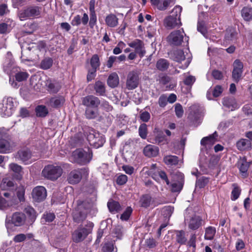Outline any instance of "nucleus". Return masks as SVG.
<instances>
[{
	"label": "nucleus",
	"mask_w": 252,
	"mask_h": 252,
	"mask_svg": "<svg viewBox=\"0 0 252 252\" xmlns=\"http://www.w3.org/2000/svg\"><path fill=\"white\" fill-rule=\"evenodd\" d=\"M36 115L38 117H44L48 114V111L45 106L39 105L35 109Z\"/></svg>",
	"instance_id": "obj_44"
},
{
	"label": "nucleus",
	"mask_w": 252,
	"mask_h": 252,
	"mask_svg": "<svg viewBox=\"0 0 252 252\" xmlns=\"http://www.w3.org/2000/svg\"><path fill=\"white\" fill-rule=\"evenodd\" d=\"M73 161L81 164L89 163L92 159V153L88 150L86 152L83 149H78L74 151L72 154Z\"/></svg>",
	"instance_id": "obj_4"
},
{
	"label": "nucleus",
	"mask_w": 252,
	"mask_h": 252,
	"mask_svg": "<svg viewBox=\"0 0 252 252\" xmlns=\"http://www.w3.org/2000/svg\"><path fill=\"white\" fill-rule=\"evenodd\" d=\"M167 97L164 94L160 95L158 99V104L160 107H165L167 104Z\"/></svg>",
	"instance_id": "obj_62"
},
{
	"label": "nucleus",
	"mask_w": 252,
	"mask_h": 252,
	"mask_svg": "<svg viewBox=\"0 0 252 252\" xmlns=\"http://www.w3.org/2000/svg\"><path fill=\"white\" fill-rule=\"evenodd\" d=\"M158 148L152 145H147L143 150L144 154L148 157L157 156L158 154Z\"/></svg>",
	"instance_id": "obj_21"
},
{
	"label": "nucleus",
	"mask_w": 252,
	"mask_h": 252,
	"mask_svg": "<svg viewBox=\"0 0 252 252\" xmlns=\"http://www.w3.org/2000/svg\"><path fill=\"white\" fill-rule=\"evenodd\" d=\"M237 167L243 177L247 176V171L249 167V163L245 158H240L237 162Z\"/></svg>",
	"instance_id": "obj_19"
},
{
	"label": "nucleus",
	"mask_w": 252,
	"mask_h": 252,
	"mask_svg": "<svg viewBox=\"0 0 252 252\" xmlns=\"http://www.w3.org/2000/svg\"><path fill=\"white\" fill-rule=\"evenodd\" d=\"M139 82V73L136 71H132L128 73L126 87L128 90H133L137 87Z\"/></svg>",
	"instance_id": "obj_9"
},
{
	"label": "nucleus",
	"mask_w": 252,
	"mask_h": 252,
	"mask_svg": "<svg viewBox=\"0 0 252 252\" xmlns=\"http://www.w3.org/2000/svg\"><path fill=\"white\" fill-rule=\"evenodd\" d=\"M155 143L158 144H163L166 142L165 136L162 132H159L155 137Z\"/></svg>",
	"instance_id": "obj_55"
},
{
	"label": "nucleus",
	"mask_w": 252,
	"mask_h": 252,
	"mask_svg": "<svg viewBox=\"0 0 252 252\" xmlns=\"http://www.w3.org/2000/svg\"><path fill=\"white\" fill-rule=\"evenodd\" d=\"M29 74L25 72H19L15 74L16 81L17 82H22L27 80Z\"/></svg>",
	"instance_id": "obj_51"
},
{
	"label": "nucleus",
	"mask_w": 252,
	"mask_h": 252,
	"mask_svg": "<svg viewBox=\"0 0 252 252\" xmlns=\"http://www.w3.org/2000/svg\"><path fill=\"white\" fill-rule=\"evenodd\" d=\"M182 187V181H172L170 185V189L172 192L180 191Z\"/></svg>",
	"instance_id": "obj_43"
},
{
	"label": "nucleus",
	"mask_w": 252,
	"mask_h": 252,
	"mask_svg": "<svg viewBox=\"0 0 252 252\" xmlns=\"http://www.w3.org/2000/svg\"><path fill=\"white\" fill-rule=\"evenodd\" d=\"M152 198L148 195L143 196L141 199V203L142 207H148L150 205Z\"/></svg>",
	"instance_id": "obj_52"
},
{
	"label": "nucleus",
	"mask_w": 252,
	"mask_h": 252,
	"mask_svg": "<svg viewBox=\"0 0 252 252\" xmlns=\"http://www.w3.org/2000/svg\"><path fill=\"white\" fill-rule=\"evenodd\" d=\"M26 217L24 213L20 212L14 213L11 217V221L15 226H19L24 224Z\"/></svg>",
	"instance_id": "obj_18"
},
{
	"label": "nucleus",
	"mask_w": 252,
	"mask_h": 252,
	"mask_svg": "<svg viewBox=\"0 0 252 252\" xmlns=\"http://www.w3.org/2000/svg\"><path fill=\"white\" fill-rule=\"evenodd\" d=\"M128 45L134 49L135 53L138 54L140 58L143 57L146 53L143 42L138 39L127 43Z\"/></svg>",
	"instance_id": "obj_13"
},
{
	"label": "nucleus",
	"mask_w": 252,
	"mask_h": 252,
	"mask_svg": "<svg viewBox=\"0 0 252 252\" xmlns=\"http://www.w3.org/2000/svg\"><path fill=\"white\" fill-rule=\"evenodd\" d=\"M65 101L64 98L62 96H56L51 98L48 104L49 105L53 107H58L61 106Z\"/></svg>",
	"instance_id": "obj_27"
},
{
	"label": "nucleus",
	"mask_w": 252,
	"mask_h": 252,
	"mask_svg": "<svg viewBox=\"0 0 252 252\" xmlns=\"http://www.w3.org/2000/svg\"><path fill=\"white\" fill-rule=\"evenodd\" d=\"M184 32L183 30L175 31L172 32L168 36V42L174 45H180L183 40Z\"/></svg>",
	"instance_id": "obj_12"
},
{
	"label": "nucleus",
	"mask_w": 252,
	"mask_h": 252,
	"mask_svg": "<svg viewBox=\"0 0 252 252\" xmlns=\"http://www.w3.org/2000/svg\"><path fill=\"white\" fill-rule=\"evenodd\" d=\"M138 132L139 136L142 139H146L147 135V126L146 124H141L139 127Z\"/></svg>",
	"instance_id": "obj_50"
},
{
	"label": "nucleus",
	"mask_w": 252,
	"mask_h": 252,
	"mask_svg": "<svg viewBox=\"0 0 252 252\" xmlns=\"http://www.w3.org/2000/svg\"><path fill=\"white\" fill-rule=\"evenodd\" d=\"M163 161L168 166L176 165L178 163L179 158L176 156L167 155L164 156Z\"/></svg>",
	"instance_id": "obj_32"
},
{
	"label": "nucleus",
	"mask_w": 252,
	"mask_h": 252,
	"mask_svg": "<svg viewBox=\"0 0 252 252\" xmlns=\"http://www.w3.org/2000/svg\"><path fill=\"white\" fill-rule=\"evenodd\" d=\"M223 105L233 111L239 107L236 100L233 97H225L222 100Z\"/></svg>",
	"instance_id": "obj_23"
},
{
	"label": "nucleus",
	"mask_w": 252,
	"mask_h": 252,
	"mask_svg": "<svg viewBox=\"0 0 252 252\" xmlns=\"http://www.w3.org/2000/svg\"><path fill=\"white\" fill-rule=\"evenodd\" d=\"M42 7L38 6H30L26 8L19 14V17L21 20L33 17L38 18L40 17Z\"/></svg>",
	"instance_id": "obj_6"
},
{
	"label": "nucleus",
	"mask_w": 252,
	"mask_h": 252,
	"mask_svg": "<svg viewBox=\"0 0 252 252\" xmlns=\"http://www.w3.org/2000/svg\"><path fill=\"white\" fill-rule=\"evenodd\" d=\"M94 90L97 94L99 95H104L105 93V84L101 81L95 82L94 87Z\"/></svg>",
	"instance_id": "obj_33"
},
{
	"label": "nucleus",
	"mask_w": 252,
	"mask_h": 252,
	"mask_svg": "<svg viewBox=\"0 0 252 252\" xmlns=\"http://www.w3.org/2000/svg\"><path fill=\"white\" fill-rule=\"evenodd\" d=\"M17 70V68L15 66L14 62L12 60V56L11 53L8 52L6 55V59L3 65V70L9 76V83L13 88H17L19 87L18 83L15 82L14 79H12L10 75Z\"/></svg>",
	"instance_id": "obj_3"
},
{
	"label": "nucleus",
	"mask_w": 252,
	"mask_h": 252,
	"mask_svg": "<svg viewBox=\"0 0 252 252\" xmlns=\"http://www.w3.org/2000/svg\"><path fill=\"white\" fill-rule=\"evenodd\" d=\"M16 158L23 161H27L31 158V153L28 149L21 150L17 153Z\"/></svg>",
	"instance_id": "obj_30"
},
{
	"label": "nucleus",
	"mask_w": 252,
	"mask_h": 252,
	"mask_svg": "<svg viewBox=\"0 0 252 252\" xmlns=\"http://www.w3.org/2000/svg\"><path fill=\"white\" fill-rule=\"evenodd\" d=\"M127 181V177L126 175H121L117 179V183L118 185H122L126 183Z\"/></svg>",
	"instance_id": "obj_64"
},
{
	"label": "nucleus",
	"mask_w": 252,
	"mask_h": 252,
	"mask_svg": "<svg viewBox=\"0 0 252 252\" xmlns=\"http://www.w3.org/2000/svg\"><path fill=\"white\" fill-rule=\"evenodd\" d=\"M86 227L79 228L75 230L72 234V239L75 242H79L83 240L86 236L91 233L94 227V224L92 222H88Z\"/></svg>",
	"instance_id": "obj_7"
},
{
	"label": "nucleus",
	"mask_w": 252,
	"mask_h": 252,
	"mask_svg": "<svg viewBox=\"0 0 252 252\" xmlns=\"http://www.w3.org/2000/svg\"><path fill=\"white\" fill-rule=\"evenodd\" d=\"M88 175V171L85 168L74 170L69 174L68 182L71 184H77L80 182L82 176L86 177Z\"/></svg>",
	"instance_id": "obj_8"
},
{
	"label": "nucleus",
	"mask_w": 252,
	"mask_h": 252,
	"mask_svg": "<svg viewBox=\"0 0 252 252\" xmlns=\"http://www.w3.org/2000/svg\"><path fill=\"white\" fill-rule=\"evenodd\" d=\"M195 81V78L194 76L192 75H189L186 77L185 79L184 82L185 85L188 86L192 85L194 82Z\"/></svg>",
	"instance_id": "obj_63"
},
{
	"label": "nucleus",
	"mask_w": 252,
	"mask_h": 252,
	"mask_svg": "<svg viewBox=\"0 0 252 252\" xmlns=\"http://www.w3.org/2000/svg\"><path fill=\"white\" fill-rule=\"evenodd\" d=\"M12 146L10 143L5 139L0 140V153L6 154L11 152Z\"/></svg>",
	"instance_id": "obj_28"
},
{
	"label": "nucleus",
	"mask_w": 252,
	"mask_h": 252,
	"mask_svg": "<svg viewBox=\"0 0 252 252\" xmlns=\"http://www.w3.org/2000/svg\"><path fill=\"white\" fill-rule=\"evenodd\" d=\"M123 227L120 226L116 227L114 230V233L115 234V237L117 239H121L123 236Z\"/></svg>",
	"instance_id": "obj_61"
},
{
	"label": "nucleus",
	"mask_w": 252,
	"mask_h": 252,
	"mask_svg": "<svg viewBox=\"0 0 252 252\" xmlns=\"http://www.w3.org/2000/svg\"><path fill=\"white\" fill-rule=\"evenodd\" d=\"M175 111L176 115L178 118H180L183 116L184 110L182 105L180 104H176L175 106Z\"/></svg>",
	"instance_id": "obj_58"
},
{
	"label": "nucleus",
	"mask_w": 252,
	"mask_h": 252,
	"mask_svg": "<svg viewBox=\"0 0 252 252\" xmlns=\"http://www.w3.org/2000/svg\"><path fill=\"white\" fill-rule=\"evenodd\" d=\"M242 16L245 20L249 21L252 19V8L244 7L242 10Z\"/></svg>",
	"instance_id": "obj_41"
},
{
	"label": "nucleus",
	"mask_w": 252,
	"mask_h": 252,
	"mask_svg": "<svg viewBox=\"0 0 252 252\" xmlns=\"http://www.w3.org/2000/svg\"><path fill=\"white\" fill-rule=\"evenodd\" d=\"M18 200L13 191H4L0 193V209L8 208L18 203Z\"/></svg>",
	"instance_id": "obj_2"
},
{
	"label": "nucleus",
	"mask_w": 252,
	"mask_h": 252,
	"mask_svg": "<svg viewBox=\"0 0 252 252\" xmlns=\"http://www.w3.org/2000/svg\"><path fill=\"white\" fill-rule=\"evenodd\" d=\"M216 228L212 226H209L205 229L204 238L206 240H211L214 238L216 234Z\"/></svg>",
	"instance_id": "obj_36"
},
{
	"label": "nucleus",
	"mask_w": 252,
	"mask_h": 252,
	"mask_svg": "<svg viewBox=\"0 0 252 252\" xmlns=\"http://www.w3.org/2000/svg\"><path fill=\"white\" fill-rule=\"evenodd\" d=\"M9 168L14 173V177L16 180H21L23 178V171L21 166L16 163H11L9 165Z\"/></svg>",
	"instance_id": "obj_22"
},
{
	"label": "nucleus",
	"mask_w": 252,
	"mask_h": 252,
	"mask_svg": "<svg viewBox=\"0 0 252 252\" xmlns=\"http://www.w3.org/2000/svg\"><path fill=\"white\" fill-rule=\"evenodd\" d=\"M82 103L87 107L96 108L100 104L99 99L94 95H88L84 97Z\"/></svg>",
	"instance_id": "obj_15"
},
{
	"label": "nucleus",
	"mask_w": 252,
	"mask_h": 252,
	"mask_svg": "<svg viewBox=\"0 0 252 252\" xmlns=\"http://www.w3.org/2000/svg\"><path fill=\"white\" fill-rule=\"evenodd\" d=\"M243 63L238 60H236L233 63V70L232 71L233 79L236 82L240 79L243 72Z\"/></svg>",
	"instance_id": "obj_14"
},
{
	"label": "nucleus",
	"mask_w": 252,
	"mask_h": 252,
	"mask_svg": "<svg viewBox=\"0 0 252 252\" xmlns=\"http://www.w3.org/2000/svg\"><path fill=\"white\" fill-rule=\"evenodd\" d=\"M25 189L23 186H20L17 189V196L19 202L25 201Z\"/></svg>",
	"instance_id": "obj_49"
},
{
	"label": "nucleus",
	"mask_w": 252,
	"mask_h": 252,
	"mask_svg": "<svg viewBox=\"0 0 252 252\" xmlns=\"http://www.w3.org/2000/svg\"><path fill=\"white\" fill-rule=\"evenodd\" d=\"M25 212L32 221L35 219L36 214L33 208L28 206L25 208Z\"/></svg>",
	"instance_id": "obj_48"
},
{
	"label": "nucleus",
	"mask_w": 252,
	"mask_h": 252,
	"mask_svg": "<svg viewBox=\"0 0 252 252\" xmlns=\"http://www.w3.org/2000/svg\"><path fill=\"white\" fill-rule=\"evenodd\" d=\"M174 1V0H159L157 7L160 10H164Z\"/></svg>",
	"instance_id": "obj_45"
},
{
	"label": "nucleus",
	"mask_w": 252,
	"mask_h": 252,
	"mask_svg": "<svg viewBox=\"0 0 252 252\" xmlns=\"http://www.w3.org/2000/svg\"><path fill=\"white\" fill-rule=\"evenodd\" d=\"M90 10L91 12V17L89 24L91 27H93L96 22V16L94 12V7H91Z\"/></svg>",
	"instance_id": "obj_54"
},
{
	"label": "nucleus",
	"mask_w": 252,
	"mask_h": 252,
	"mask_svg": "<svg viewBox=\"0 0 252 252\" xmlns=\"http://www.w3.org/2000/svg\"><path fill=\"white\" fill-rule=\"evenodd\" d=\"M98 115V111L91 107H87L85 111V116L87 119H93L96 118Z\"/></svg>",
	"instance_id": "obj_38"
},
{
	"label": "nucleus",
	"mask_w": 252,
	"mask_h": 252,
	"mask_svg": "<svg viewBox=\"0 0 252 252\" xmlns=\"http://www.w3.org/2000/svg\"><path fill=\"white\" fill-rule=\"evenodd\" d=\"M169 65V63L167 60L161 59L157 62L156 67L160 71H164L168 68Z\"/></svg>",
	"instance_id": "obj_37"
},
{
	"label": "nucleus",
	"mask_w": 252,
	"mask_h": 252,
	"mask_svg": "<svg viewBox=\"0 0 252 252\" xmlns=\"http://www.w3.org/2000/svg\"><path fill=\"white\" fill-rule=\"evenodd\" d=\"M119 83V78L118 75L116 73L111 74L108 78L107 84L111 88H115L118 86Z\"/></svg>",
	"instance_id": "obj_31"
},
{
	"label": "nucleus",
	"mask_w": 252,
	"mask_h": 252,
	"mask_svg": "<svg viewBox=\"0 0 252 252\" xmlns=\"http://www.w3.org/2000/svg\"><path fill=\"white\" fill-rule=\"evenodd\" d=\"M217 136L218 134H217V132H215L213 134H211L209 136L203 137L200 141V144L201 145L205 147L207 146H212L216 142Z\"/></svg>",
	"instance_id": "obj_26"
},
{
	"label": "nucleus",
	"mask_w": 252,
	"mask_h": 252,
	"mask_svg": "<svg viewBox=\"0 0 252 252\" xmlns=\"http://www.w3.org/2000/svg\"><path fill=\"white\" fill-rule=\"evenodd\" d=\"M90 63L93 69H97L99 67L100 62L97 55H94L90 61Z\"/></svg>",
	"instance_id": "obj_46"
},
{
	"label": "nucleus",
	"mask_w": 252,
	"mask_h": 252,
	"mask_svg": "<svg viewBox=\"0 0 252 252\" xmlns=\"http://www.w3.org/2000/svg\"><path fill=\"white\" fill-rule=\"evenodd\" d=\"M236 147L239 151H248L251 149L252 143L248 139L242 138L237 142Z\"/></svg>",
	"instance_id": "obj_20"
},
{
	"label": "nucleus",
	"mask_w": 252,
	"mask_h": 252,
	"mask_svg": "<svg viewBox=\"0 0 252 252\" xmlns=\"http://www.w3.org/2000/svg\"><path fill=\"white\" fill-rule=\"evenodd\" d=\"M236 32L233 29L227 30L226 31L225 38L226 40H233L235 38Z\"/></svg>",
	"instance_id": "obj_53"
},
{
	"label": "nucleus",
	"mask_w": 252,
	"mask_h": 252,
	"mask_svg": "<svg viewBox=\"0 0 252 252\" xmlns=\"http://www.w3.org/2000/svg\"><path fill=\"white\" fill-rule=\"evenodd\" d=\"M114 246L112 242L105 243L103 247V252H112L114 251Z\"/></svg>",
	"instance_id": "obj_60"
},
{
	"label": "nucleus",
	"mask_w": 252,
	"mask_h": 252,
	"mask_svg": "<svg viewBox=\"0 0 252 252\" xmlns=\"http://www.w3.org/2000/svg\"><path fill=\"white\" fill-rule=\"evenodd\" d=\"M14 111L13 98L11 97H4L0 104V114L3 117H9Z\"/></svg>",
	"instance_id": "obj_5"
},
{
	"label": "nucleus",
	"mask_w": 252,
	"mask_h": 252,
	"mask_svg": "<svg viewBox=\"0 0 252 252\" xmlns=\"http://www.w3.org/2000/svg\"><path fill=\"white\" fill-rule=\"evenodd\" d=\"M182 10V8L180 6H176L172 11V15L171 16L180 18Z\"/></svg>",
	"instance_id": "obj_59"
},
{
	"label": "nucleus",
	"mask_w": 252,
	"mask_h": 252,
	"mask_svg": "<svg viewBox=\"0 0 252 252\" xmlns=\"http://www.w3.org/2000/svg\"><path fill=\"white\" fill-rule=\"evenodd\" d=\"M53 62V60L51 58H45L41 62L40 67L41 68L44 70L48 69L52 66Z\"/></svg>",
	"instance_id": "obj_39"
},
{
	"label": "nucleus",
	"mask_w": 252,
	"mask_h": 252,
	"mask_svg": "<svg viewBox=\"0 0 252 252\" xmlns=\"http://www.w3.org/2000/svg\"><path fill=\"white\" fill-rule=\"evenodd\" d=\"M171 58L174 61L178 63H181L184 61V63L181 66H179V68L185 69L189 65L190 60L189 58L186 60L184 53L182 50H177L174 51L171 54Z\"/></svg>",
	"instance_id": "obj_10"
},
{
	"label": "nucleus",
	"mask_w": 252,
	"mask_h": 252,
	"mask_svg": "<svg viewBox=\"0 0 252 252\" xmlns=\"http://www.w3.org/2000/svg\"><path fill=\"white\" fill-rule=\"evenodd\" d=\"M176 241L181 245L185 244L187 239L185 236V232L183 230L177 231L176 232Z\"/></svg>",
	"instance_id": "obj_35"
},
{
	"label": "nucleus",
	"mask_w": 252,
	"mask_h": 252,
	"mask_svg": "<svg viewBox=\"0 0 252 252\" xmlns=\"http://www.w3.org/2000/svg\"><path fill=\"white\" fill-rule=\"evenodd\" d=\"M32 194L34 201L40 202L46 198L47 191L44 187L37 186L33 189Z\"/></svg>",
	"instance_id": "obj_11"
},
{
	"label": "nucleus",
	"mask_w": 252,
	"mask_h": 252,
	"mask_svg": "<svg viewBox=\"0 0 252 252\" xmlns=\"http://www.w3.org/2000/svg\"><path fill=\"white\" fill-rule=\"evenodd\" d=\"M165 26L169 29H171L176 27L180 26L181 24L180 18L174 17L173 16H169L164 20Z\"/></svg>",
	"instance_id": "obj_17"
},
{
	"label": "nucleus",
	"mask_w": 252,
	"mask_h": 252,
	"mask_svg": "<svg viewBox=\"0 0 252 252\" xmlns=\"http://www.w3.org/2000/svg\"><path fill=\"white\" fill-rule=\"evenodd\" d=\"M201 222L202 219L199 216H194L190 219L189 222V228L192 230H196L201 226Z\"/></svg>",
	"instance_id": "obj_24"
},
{
	"label": "nucleus",
	"mask_w": 252,
	"mask_h": 252,
	"mask_svg": "<svg viewBox=\"0 0 252 252\" xmlns=\"http://www.w3.org/2000/svg\"><path fill=\"white\" fill-rule=\"evenodd\" d=\"M94 142H95V143L94 144H92V146L95 148H98L103 146L105 142V140L103 136L100 135L98 133L96 134V137H95Z\"/></svg>",
	"instance_id": "obj_42"
},
{
	"label": "nucleus",
	"mask_w": 252,
	"mask_h": 252,
	"mask_svg": "<svg viewBox=\"0 0 252 252\" xmlns=\"http://www.w3.org/2000/svg\"><path fill=\"white\" fill-rule=\"evenodd\" d=\"M106 25L111 28L116 27L118 24V18L113 14L107 15L105 20Z\"/></svg>",
	"instance_id": "obj_29"
},
{
	"label": "nucleus",
	"mask_w": 252,
	"mask_h": 252,
	"mask_svg": "<svg viewBox=\"0 0 252 252\" xmlns=\"http://www.w3.org/2000/svg\"><path fill=\"white\" fill-rule=\"evenodd\" d=\"M132 210L131 207H127L126 209V211L121 215V219L124 220H127L129 219V218L132 213Z\"/></svg>",
	"instance_id": "obj_57"
},
{
	"label": "nucleus",
	"mask_w": 252,
	"mask_h": 252,
	"mask_svg": "<svg viewBox=\"0 0 252 252\" xmlns=\"http://www.w3.org/2000/svg\"><path fill=\"white\" fill-rule=\"evenodd\" d=\"M14 186V182L12 180L6 178L3 179L0 187L2 190H6L10 189L11 188L13 187Z\"/></svg>",
	"instance_id": "obj_34"
},
{
	"label": "nucleus",
	"mask_w": 252,
	"mask_h": 252,
	"mask_svg": "<svg viewBox=\"0 0 252 252\" xmlns=\"http://www.w3.org/2000/svg\"><path fill=\"white\" fill-rule=\"evenodd\" d=\"M45 85L47 90L51 93H56L61 88V86L58 82L50 79L46 81Z\"/></svg>",
	"instance_id": "obj_25"
},
{
	"label": "nucleus",
	"mask_w": 252,
	"mask_h": 252,
	"mask_svg": "<svg viewBox=\"0 0 252 252\" xmlns=\"http://www.w3.org/2000/svg\"><path fill=\"white\" fill-rule=\"evenodd\" d=\"M107 206L109 211L112 213H116L120 209V205L117 201H109L107 203Z\"/></svg>",
	"instance_id": "obj_40"
},
{
	"label": "nucleus",
	"mask_w": 252,
	"mask_h": 252,
	"mask_svg": "<svg viewBox=\"0 0 252 252\" xmlns=\"http://www.w3.org/2000/svg\"><path fill=\"white\" fill-rule=\"evenodd\" d=\"M87 213L88 211L86 209L82 210L81 207H78L77 209L73 212L74 220L77 223L83 221L86 219Z\"/></svg>",
	"instance_id": "obj_16"
},
{
	"label": "nucleus",
	"mask_w": 252,
	"mask_h": 252,
	"mask_svg": "<svg viewBox=\"0 0 252 252\" xmlns=\"http://www.w3.org/2000/svg\"><path fill=\"white\" fill-rule=\"evenodd\" d=\"M233 189L231 192V200L234 201L238 198L241 193L240 189L236 185H233Z\"/></svg>",
	"instance_id": "obj_47"
},
{
	"label": "nucleus",
	"mask_w": 252,
	"mask_h": 252,
	"mask_svg": "<svg viewBox=\"0 0 252 252\" xmlns=\"http://www.w3.org/2000/svg\"><path fill=\"white\" fill-rule=\"evenodd\" d=\"M63 172L62 167L57 164L46 165L42 171V176L45 179L55 181L60 177Z\"/></svg>",
	"instance_id": "obj_1"
},
{
	"label": "nucleus",
	"mask_w": 252,
	"mask_h": 252,
	"mask_svg": "<svg viewBox=\"0 0 252 252\" xmlns=\"http://www.w3.org/2000/svg\"><path fill=\"white\" fill-rule=\"evenodd\" d=\"M34 80H35V81H36L37 77H32L31 78V85L33 86V88H34V90H37V91L40 90V89L41 88V86H42L40 79L39 78L37 83L36 84H34Z\"/></svg>",
	"instance_id": "obj_56"
}]
</instances>
